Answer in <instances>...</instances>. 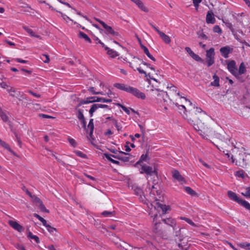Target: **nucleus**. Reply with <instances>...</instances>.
<instances>
[{
  "instance_id": "obj_1",
  "label": "nucleus",
  "mask_w": 250,
  "mask_h": 250,
  "mask_svg": "<svg viewBox=\"0 0 250 250\" xmlns=\"http://www.w3.org/2000/svg\"><path fill=\"white\" fill-rule=\"evenodd\" d=\"M185 102L188 114H186V119L192 125L197 132L204 138L208 139L212 137L219 139L223 142L227 141L229 139H225L220 134L216 133L208 124V117L206 112L201 108L195 107L190 101L181 96Z\"/></svg>"
},
{
  "instance_id": "obj_2",
  "label": "nucleus",
  "mask_w": 250,
  "mask_h": 250,
  "mask_svg": "<svg viewBox=\"0 0 250 250\" xmlns=\"http://www.w3.org/2000/svg\"><path fill=\"white\" fill-rule=\"evenodd\" d=\"M134 59V60L130 62V66L134 70H138L140 74H144L146 77L149 78L150 79L156 82L157 84L155 85L152 84V86L154 87L156 90L155 94L157 95V101L158 103L162 104L163 105H165L166 103H167V99L168 98L170 99V98L168 97V96L166 92L163 90L159 91V90L157 88L160 83V82L156 78L152 77L150 73L147 74L145 71L141 69V67L138 66L137 62L139 59H136L135 58Z\"/></svg>"
},
{
  "instance_id": "obj_3",
  "label": "nucleus",
  "mask_w": 250,
  "mask_h": 250,
  "mask_svg": "<svg viewBox=\"0 0 250 250\" xmlns=\"http://www.w3.org/2000/svg\"><path fill=\"white\" fill-rule=\"evenodd\" d=\"M153 232L155 235L163 239H167L168 237L167 233L164 230L162 223L155 222L152 228Z\"/></svg>"
},
{
  "instance_id": "obj_4",
  "label": "nucleus",
  "mask_w": 250,
  "mask_h": 250,
  "mask_svg": "<svg viewBox=\"0 0 250 250\" xmlns=\"http://www.w3.org/2000/svg\"><path fill=\"white\" fill-rule=\"evenodd\" d=\"M206 56L207 65L208 67H209L213 65L215 62V52L214 48L211 47L208 50H206Z\"/></svg>"
},
{
  "instance_id": "obj_5",
  "label": "nucleus",
  "mask_w": 250,
  "mask_h": 250,
  "mask_svg": "<svg viewBox=\"0 0 250 250\" xmlns=\"http://www.w3.org/2000/svg\"><path fill=\"white\" fill-rule=\"evenodd\" d=\"M181 229L182 228H175V229H173V235L174 237V239L176 241L178 242V247L180 248H183V246L182 244L180 243L181 242L184 237V235L181 233Z\"/></svg>"
},
{
  "instance_id": "obj_6",
  "label": "nucleus",
  "mask_w": 250,
  "mask_h": 250,
  "mask_svg": "<svg viewBox=\"0 0 250 250\" xmlns=\"http://www.w3.org/2000/svg\"><path fill=\"white\" fill-rule=\"evenodd\" d=\"M227 68L232 75L236 78H238L237 68L236 66V62L234 60L228 61L227 63Z\"/></svg>"
},
{
  "instance_id": "obj_7",
  "label": "nucleus",
  "mask_w": 250,
  "mask_h": 250,
  "mask_svg": "<svg viewBox=\"0 0 250 250\" xmlns=\"http://www.w3.org/2000/svg\"><path fill=\"white\" fill-rule=\"evenodd\" d=\"M129 93L132 94L134 96L138 98H140L142 100H144L146 99V95L144 93L140 91L138 89L131 87L130 88V90L129 92Z\"/></svg>"
},
{
  "instance_id": "obj_8",
  "label": "nucleus",
  "mask_w": 250,
  "mask_h": 250,
  "mask_svg": "<svg viewBox=\"0 0 250 250\" xmlns=\"http://www.w3.org/2000/svg\"><path fill=\"white\" fill-rule=\"evenodd\" d=\"M119 154L113 156V157L122 161L124 162H127L130 159L131 155L123 151H119Z\"/></svg>"
},
{
  "instance_id": "obj_9",
  "label": "nucleus",
  "mask_w": 250,
  "mask_h": 250,
  "mask_svg": "<svg viewBox=\"0 0 250 250\" xmlns=\"http://www.w3.org/2000/svg\"><path fill=\"white\" fill-rule=\"evenodd\" d=\"M244 156L246 157L245 153L243 151H240L239 156L236 158V165L240 167H243L244 166L246 165V162H245V159L244 158Z\"/></svg>"
},
{
  "instance_id": "obj_10",
  "label": "nucleus",
  "mask_w": 250,
  "mask_h": 250,
  "mask_svg": "<svg viewBox=\"0 0 250 250\" xmlns=\"http://www.w3.org/2000/svg\"><path fill=\"white\" fill-rule=\"evenodd\" d=\"M233 51V48H231L229 46H225L221 47L220 49V52L221 55L225 59L229 57V54L232 53Z\"/></svg>"
},
{
  "instance_id": "obj_11",
  "label": "nucleus",
  "mask_w": 250,
  "mask_h": 250,
  "mask_svg": "<svg viewBox=\"0 0 250 250\" xmlns=\"http://www.w3.org/2000/svg\"><path fill=\"white\" fill-rule=\"evenodd\" d=\"M9 225L12 227L14 229L17 230L18 231L21 232L24 230V228L22 226H21L20 224H19L17 222L9 220L8 221Z\"/></svg>"
},
{
  "instance_id": "obj_12",
  "label": "nucleus",
  "mask_w": 250,
  "mask_h": 250,
  "mask_svg": "<svg viewBox=\"0 0 250 250\" xmlns=\"http://www.w3.org/2000/svg\"><path fill=\"white\" fill-rule=\"evenodd\" d=\"M103 27L105 30L106 34L111 35L113 36H118L119 35L118 33L115 32L111 26H108L105 22H103Z\"/></svg>"
},
{
  "instance_id": "obj_13",
  "label": "nucleus",
  "mask_w": 250,
  "mask_h": 250,
  "mask_svg": "<svg viewBox=\"0 0 250 250\" xmlns=\"http://www.w3.org/2000/svg\"><path fill=\"white\" fill-rule=\"evenodd\" d=\"M173 177L180 182L182 184L185 183V178L180 174V172L177 170H173L172 171Z\"/></svg>"
},
{
  "instance_id": "obj_14",
  "label": "nucleus",
  "mask_w": 250,
  "mask_h": 250,
  "mask_svg": "<svg viewBox=\"0 0 250 250\" xmlns=\"http://www.w3.org/2000/svg\"><path fill=\"white\" fill-rule=\"evenodd\" d=\"M163 222L172 228L175 229L176 227V221L175 219L171 218H167L163 220Z\"/></svg>"
},
{
  "instance_id": "obj_15",
  "label": "nucleus",
  "mask_w": 250,
  "mask_h": 250,
  "mask_svg": "<svg viewBox=\"0 0 250 250\" xmlns=\"http://www.w3.org/2000/svg\"><path fill=\"white\" fill-rule=\"evenodd\" d=\"M114 86L121 90L127 92H129L130 88L131 86L127 85L124 83H115L114 84Z\"/></svg>"
},
{
  "instance_id": "obj_16",
  "label": "nucleus",
  "mask_w": 250,
  "mask_h": 250,
  "mask_svg": "<svg viewBox=\"0 0 250 250\" xmlns=\"http://www.w3.org/2000/svg\"><path fill=\"white\" fill-rule=\"evenodd\" d=\"M216 21V20L214 16V14L211 10L208 12L206 15V22L207 23L214 24Z\"/></svg>"
},
{
  "instance_id": "obj_17",
  "label": "nucleus",
  "mask_w": 250,
  "mask_h": 250,
  "mask_svg": "<svg viewBox=\"0 0 250 250\" xmlns=\"http://www.w3.org/2000/svg\"><path fill=\"white\" fill-rule=\"evenodd\" d=\"M155 172V170L153 169L152 167L149 166L143 165L141 167V173H145L147 175H152Z\"/></svg>"
},
{
  "instance_id": "obj_18",
  "label": "nucleus",
  "mask_w": 250,
  "mask_h": 250,
  "mask_svg": "<svg viewBox=\"0 0 250 250\" xmlns=\"http://www.w3.org/2000/svg\"><path fill=\"white\" fill-rule=\"evenodd\" d=\"M133 2H134L138 7L142 11L148 12V8L145 6L143 2L140 0H130Z\"/></svg>"
},
{
  "instance_id": "obj_19",
  "label": "nucleus",
  "mask_w": 250,
  "mask_h": 250,
  "mask_svg": "<svg viewBox=\"0 0 250 250\" xmlns=\"http://www.w3.org/2000/svg\"><path fill=\"white\" fill-rule=\"evenodd\" d=\"M96 97H89L86 99L85 100H82L80 102L78 106H81L83 104H87L95 102Z\"/></svg>"
},
{
  "instance_id": "obj_20",
  "label": "nucleus",
  "mask_w": 250,
  "mask_h": 250,
  "mask_svg": "<svg viewBox=\"0 0 250 250\" xmlns=\"http://www.w3.org/2000/svg\"><path fill=\"white\" fill-rule=\"evenodd\" d=\"M105 50L107 52H106L107 54L108 55H109V57L112 58H114L119 56V54L117 52H116V51H115L113 49H110L108 47H105Z\"/></svg>"
},
{
  "instance_id": "obj_21",
  "label": "nucleus",
  "mask_w": 250,
  "mask_h": 250,
  "mask_svg": "<svg viewBox=\"0 0 250 250\" xmlns=\"http://www.w3.org/2000/svg\"><path fill=\"white\" fill-rule=\"evenodd\" d=\"M247 71L246 67L243 62H241L239 65V69L237 70L238 78L239 76L245 74Z\"/></svg>"
},
{
  "instance_id": "obj_22",
  "label": "nucleus",
  "mask_w": 250,
  "mask_h": 250,
  "mask_svg": "<svg viewBox=\"0 0 250 250\" xmlns=\"http://www.w3.org/2000/svg\"><path fill=\"white\" fill-rule=\"evenodd\" d=\"M141 47L143 50L144 53L151 60L155 61V59L150 54L147 48L144 45L140 43Z\"/></svg>"
},
{
  "instance_id": "obj_23",
  "label": "nucleus",
  "mask_w": 250,
  "mask_h": 250,
  "mask_svg": "<svg viewBox=\"0 0 250 250\" xmlns=\"http://www.w3.org/2000/svg\"><path fill=\"white\" fill-rule=\"evenodd\" d=\"M23 28L29 34V35L31 37H34L37 38H41V36L40 35H37L32 29L29 28L27 26H23Z\"/></svg>"
},
{
  "instance_id": "obj_24",
  "label": "nucleus",
  "mask_w": 250,
  "mask_h": 250,
  "mask_svg": "<svg viewBox=\"0 0 250 250\" xmlns=\"http://www.w3.org/2000/svg\"><path fill=\"white\" fill-rule=\"evenodd\" d=\"M213 79L214 80V81L213 82H211L210 85L212 86H217V87L220 86L219 78L216 74L213 75Z\"/></svg>"
},
{
  "instance_id": "obj_25",
  "label": "nucleus",
  "mask_w": 250,
  "mask_h": 250,
  "mask_svg": "<svg viewBox=\"0 0 250 250\" xmlns=\"http://www.w3.org/2000/svg\"><path fill=\"white\" fill-rule=\"evenodd\" d=\"M104 156L110 162L112 163L113 164H116V165H119L120 162L117 160H115L113 159L111 157H113V156H114V155H112L108 153H104Z\"/></svg>"
},
{
  "instance_id": "obj_26",
  "label": "nucleus",
  "mask_w": 250,
  "mask_h": 250,
  "mask_svg": "<svg viewBox=\"0 0 250 250\" xmlns=\"http://www.w3.org/2000/svg\"><path fill=\"white\" fill-rule=\"evenodd\" d=\"M160 37L162 39L163 41L166 43H169L171 42V40L170 37L165 34L164 32H162L160 34H159Z\"/></svg>"
},
{
  "instance_id": "obj_27",
  "label": "nucleus",
  "mask_w": 250,
  "mask_h": 250,
  "mask_svg": "<svg viewBox=\"0 0 250 250\" xmlns=\"http://www.w3.org/2000/svg\"><path fill=\"white\" fill-rule=\"evenodd\" d=\"M175 105L178 107L180 110H182L184 115L183 116L185 118H186V114H188V110L187 109V107L184 104H179L178 103H176Z\"/></svg>"
},
{
  "instance_id": "obj_28",
  "label": "nucleus",
  "mask_w": 250,
  "mask_h": 250,
  "mask_svg": "<svg viewBox=\"0 0 250 250\" xmlns=\"http://www.w3.org/2000/svg\"><path fill=\"white\" fill-rule=\"evenodd\" d=\"M184 190L188 194L192 196H194L197 195L196 192L189 187H184Z\"/></svg>"
},
{
  "instance_id": "obj_29",
  "label": "nucleus",
  "mask_w": 250,
  "mask_h": 250,
  "mask_svg": "<svg viewBox=\"0 0 250 250\" xmlns=\"http://www.w3.org/2000/svg\"><path fill=\"white\" fill-rule=\"evenodd\" d=\"M99 109V107L98 106V104H94L91 106V108L89 110V113L90 117H92L93 116V113Z\"/></svg>"
},
{
  "instance_id": "obj_30",
  "label": "nucleus",
  "mask_w": 250,
  "mask_h": 250,
  "mask_svg": "<svg viewBox=\"0 0 250 250\" xmlns=\"http://www.w3.org/2000/svg\"><path fill=\"white\" fill-rule=\"evenodd\" d=\"M79 37L80 38L84 39L86 41L89 42V43L91 42V40L89 37L86 34L82 31H80L79 33Z\"/></svg>"
},
{
  "instance_id": "obj_31",
  "label": "nucleus",
  "mask_w": 250,
  "mask_h": 250,
  "mask_svg": "<svg viewBox=\"0 0 250 250\" xmlns=\"http://www.w3.org/2000/svg\"><path fill=\"white\" fill-rule=\"evenodd\" d=\"M238 246L244 249L250 250V243L247 242L240 243L238 244Z\"/></svg>"
},
{
  "instance_id": "obj_32",
  "label": "nucleus",
  "mask_w": 250,
  "mask_h": 250,
  "mask_svg": "<svg viewBox=\"0 0 250 250\" xmlns=\"http://www.w3.org/2000/svg\"><path fill=\"white\" fill-rule=\"evenodd\" d=\"M0 117H1L2 121L4 122H6L8 120V117L6 113L3 111L2 108L0 107Z\"/></svg>"
},
{
  "instance_id": "obj_33",
  "label": "nucleus",
  "mask_w": 250,
  "mask_h": 250,
  "mask_svg": "<svg viewBox=\"0 0 250 250\" xmlns=\"http://www.w3.org/2000/svg\"><path fill=\"white\" fill-rule=\"evenodd\" d=\"M33 215L35 217L38 219L42 223V225L44 226L45 227L48 224L47 223L46 221L44 218H43L42 217L40 216L39 214H38L37 213H34Z\"/></svg>"
},
{
  "instance_id": "obj_34",
  "label": "nucleus",
  "mask_w": 250,
  "mask_h": 250,
  "mask_svg": "<svg viewBox=\"0 0 250 250\" xmlns=\"http://www.w3.org/2000/svg\"><path fill=\"white\" fill-rule=\"evenodd\" d=\"M180 219L185 221L187 223L190 224L192 226L197 227V226L190 219L185 217H180Z\"/></svg>"
},
{
  "instance_id": "obj_35",
  "label": "nucleus",
  "mask_w": 250,
  "mask_h": 250,
  "mask_svg": "<svg viewBox=\"0 0 250 250\" xmlns=\"http://www.w3.org/2000/svg\"><path fill=\"white\" fill-rule=\"evenodd\" d=\"M38 201L39 202L40 204V208L41 211L45 212L47 213L49 212V210L47 209L44 206V205L43 204L42 202L41 201V200L39 198H38Z\"/></svg>"
},
{
  "instance_id": "obj_36",
  "label": "nucleus",
  "mask_w": 250,
  "mask_h": 250,
  "mask_svg": "<svg viewBox=\"0 0 250 250\" xmlns=\"http://www.w3.org/2000/svg\"><path fill=\"white\" fill-rule=\"evenodd\" d=\"M45 227L46 228L47 230L52 234L56 235V233L57 232V229L54 227H51L49 224H47Z\"/></svg>"
},
{
  "instance_id": "obj_37",
  "label": "nucleus",
  "mask_w": 250,
  "mask_h": 250,
  "mask_svg": "<svg viewBox=\"0 0 250 250\" xmlns=\"http://www.w3.org/2000/svg\"><path fill=\"white\" fill-rule=\"evenodd\" d=\"M77 117L80 121H81L85 119L84 115L83 113V110L82 109H79L78 110Z\"/></svg>"
},
{
  "instance_id": "obj_38",
  "label": "nucleus",
  "mask_w": 250,
  "mask_h": 250,
  "mask_svg": "<svg viewBox=\"0 0 250 250\" xmlns=\"http://www.w3.org/2000/svg\"><path fill=\"white\" fill-rule=\"evenodd\" d=\"M0 145L2 146L4 148H6L7 150H8L11 153H13V150H11L9 146L5 142L2 141L0 139Z\"/></svg>"
},
{
  "instance_id": "obj_39",
  "label": "nucleus",
  "mask_w": 250,
  "mask_h": 250,
  "mask_svg": "<svg viewBox=\"0 0 250 250\" xmlns=\"http://www.w3.org/2000/svg\"><path fill=\"white\" fill-rule=\"evenodd\" d=\"M7 91L9 93L10 95L12 97H15L16 95L14 94L16 92L15 88L13 87L9 86V88H7Z\"/></svg>"
},
{
  "instance_id": "obj_40",
  "label": "nucleus",
  "mask_w": 250,
  "mask_h": 250,
  "mask_svg": "<svg viewBox=\"0 0 250 250\" xmlns=\"http://www.w3.org/2000/svg\"><path fill=\"white\" fill-rule=\"evenodd\" d=\"M235 175L237 177L244 179L245 178V172L243 170H239L235 172Z\"/></svg>"
},
{
  "instance_id": "obj_41",
  "label": "nucleus",
  "mask_w": 250,
  "mask_h": 250,
  "mask_svg": "<svg viewBox=\"0 0 250 250\" xmlns=\"http://www.w3.org/2000/svg\"><path fill=\"white\" fill-rule=\"evenodd\" d=\"M40 58L44 63H48L50 61L49 56L46 54H42Z\"/></svg>"
},
{
  "instance_id": "obj_42",
  "label": "nucleus",
  "mask_w": 250,
  "mask_h": 250,
  "mask_svg": "<svg viewBox=\"0 0 250 250\" xmlns=\"http://www.w3.org/2000/svg\"><path fill=\"white\" fill-rule=\"evenodd\" d=\"M94 123H93V119H91L89 121V124L88 125V127L90 128V135L92 134L93 129H94Z\"/></svg>"
},
{
  "instance_id": "obj_43",
  "label": "nucleus",
  "mask_w": 250,
  "mask_h": 250,
  "mask_svg": "<svg viewBox=\"0 0 250 250\" xmlns=\"http://www.w3.org/2000/svg\"><path fill=\"white\" fill-rule=\"evenodd\" d=\"M28 237L31 238V239L34 240L37 243L40 242L39 238L37 236L33 235L32 232H29L28 234Z\"/></svg>"
},
{
  "instance_id": "obj_44",
  "label": "nucleus",
  "mask_w": 250,
  "mask_h": 250,
  "mask_svg": "<svg viewBox=\"0 0 250 250\" xmlns=\"http://www.w3.org/2000/svg\"><path fill=\"white\" fill-rule=\"evenodd\" d=\"M167 88H169L170 91L174 92L176 95H177V96H179L181 98V96L180 94V92L179 91H177L176 89V87L171 84L170 86H168Z\"/></svg>"
},
{
  "instance_id": "obj_45",
  "label": "nucleus",
  "mask_w": 250,
  "mask_h": 250,
  "mask_svg": "<svg viewBox=\"0 0 250 250\" xmlns=\"http://www.w3.org/2000/svg\"><path fill=\"white\" fill-rule=\"evenodd\" d=\"M117 105L119 107H120L122 108V109L128 115L130 114V111L129 109H128L127 107H126L125 106L122 105V104L120 103H118L117 104Z\"/></svg>"
},
{
  "instance_id": "obj_46",
  "label": "nucleus",
  "mask_w": 250,
  "mask_h": 250,
  "mask_svg": "<svg viewBox=\"0 0 250 250\" xmlns=\"http://www.w3.org/2000/svg\"><path fill=\"white\" fill-rule=\"evenodd\" d=\"M191 57L194 59L195 60V61H197V62H203V59L198 55L194 53L193 54H192V56H191Z\"/></svg>"
},
{
  "instance_id": "obj_47",
  "label": "nucleus",
  "mask_w": 250,
  "mask_h": 250,
  "mask_svg": "<svg viewBox=\"0 0 250 250\" xmlns=\"http://www.w3.org/2000/svg\"><path fill=\"white\" fill-rule=\"evenodd\" d=\"M57 12H59L61 15L62 17L63 18V19L64 20L66 21H67V20H69V21H72L73 22V21L71 19H70L69 17H68L67 15L64 14L61 11H57Z\"/></svg>"
},
{
  "instance_id": "obj_48",
  "label": "nucleus",
  "mask_w": 250,
  "mask_h": 250,
  "mask_svg": "<svg viewBox=\"0 0 250 250\" xmlns=\"http://www.w3.org/2000/svg\"><path fill=\"white\" fill-rule=\"evenodd\" d=\"M213 31L214 32L217 33L218 34L222 33V29L218 25H216L213 27Z\"/></svg>"
},
{
  "instance_id": "obj_49",
  "label": "nucleus",
  "mask_w": 250,
  "mask_h": 250,
  "mask_svg": "<svg viewBox=\"0 0 250 250\" xmlns=\"http://www.w3.org/2000/svg\"><path fill=\"white\" fill-rule=\"evenodd\" d=\"M75 153L77 156H78L82 158H86V155L81 151L76 150L75 151Z\"/></svg>"
},
{
  "instance_id": "obj_50",
  "label": "nucleus",
  "mask_w": 250,
  "mask_h": 250,
  "mask_svg": "<svg viewBox=\"0 0 250 250\" xmlns=\"http://www.w3.org/2000/svg\"><path fill=\"white\" fill-rule=\"evenodd\" d=\"M159 207L161 208L164 213H166L168 209V207L166 205L160 204Z\"/></svg>"
},
{
  "instance_id": "obj_51",
  "label": "nucleus",
  "mask_w": 250,
  "mask_h": 250,
  "mask_svg": "<svg viewBox=\"0 0 250 250\" xmlns=\"http://www.w3.org/2000/svg\"><path fill=\"white\" fill-rule=\"evenodd\" d=\"M242 194L246 197L250 198V187L248 188L246 190L242 193Z\"/></svg>"
},
{
  "instance_id": "obj_52",
  "label": "nucleus",
  "mask_w": 250,
  "mask_h": 250,
  "mask_svg": "<svg viewBox=\"0 0 250 250\" xmlns=\"http://www.w3.org/2000/svg\"><path fill=\"white\" fill-rule=\"evenodd\" d=\"M198 35L199 38H200L202 39H204V40L208 39V37L203 32H199L198 33Z\"/></svg>"
},
{
  "instance_id": "obj_53",
  "label": "nucleus",
  "mask_w": 250,
  "mask_h": 250,
  "mask_svg": "<svg viewBox=\"0 0 250 250\" xmlns=\"http://www.w3.org/2000/svg\"><path fill=\"white\" fill-rule=\"evenodd\" d=\"M88 90L93 94H103L102 92H96L94 87H90Z\"/></svg>"
},
{
  "instance_id": "obj_54",
  "label": "nucleus",
  "mask_w": 250,
  "mask_h": 250,
  "mask_svg": "<svg viewBox=\"0 0 250 250\" xmlns=\"http://www.w3.org/2000/svg\"><path fill=\"white\" fill-rule=\"evenodd\" d=\"M68 140L69 143L72 146L75 147L76 146V142L74 139L68 138Z\"/></svg>"
},
{
  "instance_id": "obj_55",
  "label": "nucleus",
  "mask_w": 250,
  "mask_h": 250,
  "mask_svg": "<svg viewBox=\"0 0 250 250\" xmlns=\"http://www.w3.org/2000/svg\"><path fill=\"white\" fill-rule=\"evenodd\" d=\"M193 0L194 5L196 8V9L197 10L198 6H199V3L201 2L202 0Z\"/></svg>"
},
{
  "instance_id": "obj_56",
  "label": "nucleus",
  "mask_w": 250,
  "mask_h": 250,
  "mask_svg": "<svg viewBox=\"0 0 250 250\" xmlns=\"http://www.w3.org/2000/svg\"><path fill=\"white\" fill-rule=\"evenodd\" d=\"M112 213H113V212H112V211H104L102 213V215H103L104 217H107V216L112 215Z\"/></svg>"
},
{
  "instance_id": "obj_57",
  "label": "nucleus",
  "mask_w": 250,
  "mask_h": 250,
  "mask_svg": "<svg viewBox=\"0 0 250 250\" xmlns=\"http://www.w3.org/2000/svg\"><path fill=\"white\" fill-rule=\"evenodd\" d=\"M27 92L29 93H30V94H31L32 95H33V96L35 97H37V98H40L41 97V95L40 94H37L36 93H35L33 91H32V90H28Z\"/></svg>"
},
{
  "instance_id": "obj_58",
  "label": "nucleus",
  "mask_w": 250,
  "mask_h": 250,
  "mask_svg": "<svg viewBox=\"0 0 250 250\" xmlns=\"http://www.w3.org/2000/svg\"><path fill=\"white\" fill-rule=\"evenodd\" d=\"M150 25L158 33L159 35L161 33V31L157 27H156L154 24L151 23H149Z\"/></svg>"
},
{
  "instance_id": "obj_59",
  "label": "nucleus",
  "mask_w": 250,
  "mask_h": 250,
  "mask_svg": "<svg viewBox=\"0 0 250 250\" xmlns=\"http://www.w3.org/2000/svg\"><path fill=\"white\" fill-rule=\"evenodd\" d=\"M150 25L158 33L159 35L161 33V31L157 27H156L154 24L151 23H149Z\"/></svg>"
},
{
  "instance_id": "obj_60",
  "label": "nucleus",
  "mask_w": 250,
  "mask_h": 250,
  "mask_svg": "<svg viewBox=\"0 0 250 250\" xmlns=\"http://www.w3.org/2000/svg\"><path fill=\"white\" fill-rule=\"evenodd\" d=\"M150 25L158 33L159 35L161 33V31L157 27H156L154 24L151 23H149Z\"/></svg>"
},
{
  "instance_id": "obj_61",
  "label": "nucleus",
  "mask_w": 250,
  "mask_h": 250,
  "mask_svg": "<svg viewBox=\"0 0 250 250\" xmlns=\"http://www.w3.org/2000/svg\"><path fill=\"white\" fill-rule=\"evenodd\" d=\"M150 25L158 33L159 35L161 33V31L157 27H156L154 24L151 23H149Z\"/></svg>"
},
{
  "instance_id": "obj_62",
  "label": "nucleus",
  "mask_w": 250,
  "mask_h": 250,
  "mask_svg": "<svg viewBox=\"0 0 250 250\" xmlns=\"http://www.w3.org/2000/svg\"><path fill=\"white\" fill-rule=\"evenodd\" d=\"M150 25L158 33L159 35L161 33V31L157 27H156L154 24L151 23H149Z\"/></svg>"
},
{
  "instance_id": "obj_63",
  "label": "nucleus",
  "mask_w": 250,
  "mask_h": 250,
  "mask_svg": "<svg viewBox=\"0 0 250 250\" xmlns=\"http://www.w3.org/2000/svg\"><path fill=\"white\" fill-rule=\"evenodd\" d=\"M150 25L158 33L159 35L161 33V31L157 27H156L154 24L151 23H149Z\"/></svg>"
},
{
  "instance_id": "obj_64",
  "label": "nucleus",
  "mask_w": 250,
  "mask_h": 250,
  "mask_svg": "<svg viewBox=\"0 0 250 250\" xmlns=\"http://www.w3.org/2000/svg\"><path fill=\"white\" fill-rule=\"evenodd\" d=\"M185 50L187 51V52L189 54V55L191 57L192 56V54H193L194 53L192 51L191 48L189 47H186L185 48Z\"/></svg>"
}]
</instances>
